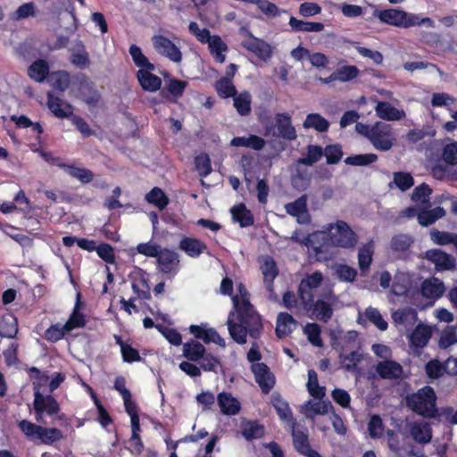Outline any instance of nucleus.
Listing matches in <instances>:
<instances>
[{"label":"nucleus","mask_w":457,"mask_h":457,"mask_svg":"<svg viewBox=\"0 0 457 457\" xmlns=\"http://www.w3.org/2000/svg\"><path fill=\"white\" fill-rule=\"evenodd\" d=\"M33 396L32 412L37 423L21 420L18 421L17 426L28 440L36 444L54 445L62 440L64 435L61 429L47 425H54L64 420L66 415L62 412L60 403L52 395L37 392Z\"/></svg>","instance_id":"f257e3e1"},{"label":"nucleus","mask_w":457,"mask_h":457,"mask_svg":"<svg viewBox=\"0 0 457 457\" xmlns=\"http://www.w3.org/2000/svg\"><path fill=\"white\" fill-rule=\"evenodd\" d=\"M241 298L233 297L235 312L228 314L227 325L231 338L239 345L246 343L247 335L259 339L263 332V324L260 314L255 311L248 298L244 285H239Z\"/></svg>","instance_id":"f03ea898"},{"label":"nucleus","mask_w":457,"mask_h":457,"mask_svg":"<svg viewBox=\"0 0 457 457\" xmlns=\"http://www.w3.org/2000/svg\"><path fill=\"white\" fill-rule=\"evenodd\" d=\"M406 405L415 413L424 418L436 417V395L430 386H424L417 392L410 394L405 398Z\"/></svg>","instance_id":"7ed1b4c3"},{"label":"nucleus","mask_w":457,"mask_h":457,"mask_svg":"<svg viewBox=\"0 0 457 457\" xmlns=\"http://www.w3.org/2000/svg\"><path fill=\"white\" fill-rule=\"evenodd\" d=\"M257 119L263 129L264 137L286 138V112L272 115L268 109L264 108L258 112Z\"/></svg>","instance_id":"20e7f679"},{"label":"nucleus","mask_w":457,"mask_h":457,"mask_svg":"<svg viewBox=\"0 0 457 457\" xmlns=\"http://www.w3.org/2000/svg\"><path fill=\"white\" fill-rule=\"evenodd\" d=\"M260 269L263 276V282L269 293V300L286 305V291L281 293V302L278 295L274 292L273 280L278 274V269L274 259L270 255L261 256L259 259Z\"/></svg>","instance_id":"39448f33"},{"label":"nucleus","mask_w":457,"mask_h":457,"mask_svg":"<svg viewBox=\"0 0 457 457\" xmlns=\"http://www.w3.org/2000/svg\"><path fill=\"white\" fill-rule=\"evenodd\" d=\"M303 310L309 318L327 323L333 317L332 303L324 299L314 301V296H306L300 301Z\"/></svg>","instance_id":"423d86ee"},{"label":"nucleus","mask_w":457,"mask_h":457,"mask_svg":"<svg viewBox=\"0 0 457 457\" xmlns=\"http://www.w3.org/2000/svg\"><path fill=\"white\" fill-rule=\"evenodd\" d=\"M329 241L337 247L353 248L357 244V236L345 221L338 220L331 226Z\"/></svg>","instance_id":"0eeeda50"},{"label":"nucleus","mask_w":457,"mask_h":457,"mask_svg":"<svg viewBox=\"0 0 457 457\" xmlns=\"http://www.w3.org/2000/svg\"><path fill=\"white\" fill-rule=\"evenodd\" d=\"M369 141L378 151H388L394 145L395 137L390 124L377 121L373 124V130Z\"/></svg>","instance_id":"6e6552de"},{"label":"nucleus","mask_w":457,"mask_h":457,"mask_svg":"<svg viewBox=\"0 0 457 457\" xmlns=\"http://www.w3.org/2000/svg\"><path fill=\"white\" fill-rule=\"evenodd\" d=\"M241 46L263 62H268L272 56L270 45L264 40L254 37L248 30L245 31V37L241 41Z\"/></svg>","instance_id":"1a4fd4ad"},{"label":"nucleus","mask_w":457,"mask_h":457,"mask_svg":"<svg viewBox=\"0 0 457 457\" xmlns=\"http://www.w3.org/2000/svg\"><path fill=\"white\" fill-rule=\"evenodd\" d=\"M374 14L378 17L381 22L399 28H410L414 26V21L411 17V13H408L403 10L386 9L382 11H375Z\"/></svg>","instance_id":"9d476101"},{"label":"nucleus","mask_w":457,"mask_h":457,"mask_svg":"<svg viewBox=\"0 0 457 457\" xmlns=\"http://www.w3.org/2000/svg\"><path fill=\"white\" fill-rule=\"evenodd\" d=\"M152 42L159 54L167 57L173 62H181L182 53L170 39L162 35H155L152 37Z\"/></svg>","instance_id":"9b49d317"},{"label":"nucleus","mask_w":457,"mask_h":457,"mask_svg":"<svg viewBox=\"0 0 457 457\" xmlns=\"http://www.w3.org/2000/svg\"><path fill=\"white\" fill-rule=\"evenodd\" d=\"M293 445L296 452L305 457H321V455L311 447L307 429H299L295 423L291 430Z\"/></svg>","instance_id":"f8f14e48"},{"label":"nucleus","mask_w":457,"mask_h":457,"mask_svg":"<svg viewBox=\"0 0 457 457\" xmlns=\"http://www.w3.org/2000/svg\"><path fill=\"white\" fill-rule=\"evenodd\" d=\"M425 257L435 265L436 271L453 270L456 267V259L441 249L428 250Z\"/></svg>","instance_id":"ddd939ff"},{"label":"nucleus","mask_w":457,"mask_h":457,"mask_svg":"<svg viewBox=\"0 0 457 457\" xmlns=\"http://www.w3.org/2000/svg\"><path fill=\"white\" fill-rule=\"evenodd\" d=\"M251 370L262 392L269 394L275 385V377L270 368L263 362H257L252 364Z\"/></svg>","instance_id":"4468645a"},{"label":"nucleus","mask_w":457,"mask_h":457,"mask_svg":"<svg viewBox=\"0 0 457 457\" xmlns=\"http://www.w3.org/2000/svg\"><path fill=\"white\" fill-rule=\"evenodd\" d=\"M47 106L56 118L65 119L73 115V106L52 92L47 93Z\"/></svg>","instance_id":"2eb2a0df"},{"label":"nucleus","mask_w":457,"mask_h":457,"mask_svg":"<svg viewBox=\"0 0 457 457\" xmlns=\"http://www.w3.org/2000/svg\"><path fill=\"white\" fill-rule=\"evenodd\" d=\"M432 337V328L426 324L419 323L409 336L410 346L413 349H423Z\"/></svg>","instance_id":"dca6fc26"},{"label":"nucleus","mask_w":457,"mask_h":457,"mask_svg":"<svg viewBox=\"0 0 457 457\" xmlns=\"http://www.w3.org/2000/svg\"><path fill=\"white\" fill-rule=\"evenodd\" d=\"M189 332L194 335L196 339L203 340L205 344L214 343L220 346H225V340L212 328H206L203 325H191Z\"/></svg>","instance_id":"f3484780"},{"label":"nucleus","mask_w":457,"mask_h":457,"mask_svg":"<svg viewBox=\"0 0 457 457\" xmlns=\"http://www.w3.org/2000/svg\"><path fill=\"white\" fill-rule=\"evenodd\" d=\"M323 280V275L315 271L303 278L298 286L299 300H304L306 296H314L313 290L319 287Z\"/></svg>","instance_id":"a211bd4d"},{"label":"nucleus","mask_w":457,"mask_h":457,"mask_svg":"<svg viewBox=\"0 0 457 457\" xmlns=\"http://www.w3.org/2000/svg\"><path fill=\"white\" fill-rule=\"evenodd\" d=\"M376 371L382 379H398L402 377L403 370L400 363L393 360L378 361Z\"/></svg>","instance_id":"6ab92c4d"},{"label":"nucleus","mask_w":457,"mask_h":457,"mask_svg":"<svg viewBox=\"0 0 457 457\" xmlns=\"http://www.w3.org/2000/svg\"><path fill=\"white\" fill-rule=\"evenodd\" d=\"M287 214L295 217L298 223H308L310 215L307 210V196L302 195L295 202L287 204Z\"/></svg>","instance_id":"aec40b11"},{"label":"nucleus","mask_w":457,"mask_h":457,"mask_svg":"<svg viewBox=\"0 0 457 457\" xmlns=\"http://www.w3.org/2000/svg\"><path fill=\"white\" fill-rule=\"evenodd\" d=\"M18 320L14 314L6 312L0 314V337L14 338L18 334Z\"/></svg>","instance_id":"412c9836"},{"label":"nucleus","mask_w":457,"mask_h":457,"mask_svg":"<svg viewBox=\"0 0 457 457\" xmlns=\"http://www.w3.org/2000/svg\"><path fill=\"white\" fill-rule=\"evenodd\" d=\"M152 71L139 69L137 72V79L140 87L148 92H155L161 88L162 79Z\"/></svg>","instance_id":"4be33fe9"},{"label":"nucleus","mask_w":457,"mask_h":457,"mask_svg":"<svg viewBox=\"0 0 457 457\" xmlns=\"http://www.w3.org/2000/svg\"><path fill=\"white\" fill-rule=\"evenodd\" d=\"M217 403L220 411L228 416L237 414L241 408L238 400L227 392H221L218 395Z\"/></svg>","instance_id":"5701e85b"},{"label":"nucleus","mask_w":457,"mask_h":457,"mask_svg":"<svg viewBox=\"0 0 457 457\" xmlns=\"http://www.w3.org/2000/svg\"><path fill=\"white\" fill-rule=\"evenodd\" d=\"M206 349L203 344L195 339H190L183 344V356L189 361L197 362L204 356Z\"/></svg>","instance_id":"b1692460"},{"label":"nucleus","mask_w":457,"mask_h":457,"mask_svg":"<svg viewBox=\"0 0 457 457\" xmlns=\"http://www.w3.org/2000/svg\"><path fill=\"white\" fill-rule=\"evenodd\" d=\"M179 249L188 256L196 258L207 249V245L197 238L184 237L179 242Z\"/></svg>","instance_id":"393cba45"},{"label":"nucleus","mask_w":457,"mask_h":457,"mask_svg":"<svg viewBox=\"0 0 457 457\" xmlns=\"http://www.w3.org/2000/svg\"><path fill=\"white\" fill-rule=\"evenodd\" d=\"M157 262L160 270L162 273L168 274L175 269L179 261L178 254L174 251L164 248L161 249L160 254L157 256Z\"/></svg>","instance_id":"a878e982"},{"label":"nucleus","mask_w":457,"mask_h":457,"mask_svg":"<svg viewBox=\"0 0 457 457\" xmlns=\"http://www.w3.org/2000/svg\"><path fill=\"white\" fill-rule=\"evenodd\" d=\"M230 212L233 220L238 222L241 228L250 227L254 223L253 213L243 203L234 205Z\"/></svg>","instance_id":"bb28decb"},{"label":"nucleus","mask_w":457,"mask_h":457,"mask_svg":"<svg viewBox=\"0 0 457 457\" xmlns=\"http://www.w3.org/2000/svg\"><path fill=\"white\" fill-rule=\"evenodd\" d=\"M56 165L64 170L71 177L79 179L81 183L87 184L93 180V172L86 168H79L73 164H66L64 162H56Z\"/></svg>","instance_id":"cd10ccee"},{"label":"nucleus","mask_w":457,"mask_h":457,"mask_svg":"<svg viewBox=\"0 0 457 457\" xmlns=\"http://www.w3.org/2000/svg\"><path fill=\"white\" fill-rule=\"evenodd\" d=\"M376 112L379 118L386 120H399L405 116L403 110H398L388 102H378Z\"/></svg>","instance_id":"c85d7f7f"},{"label":"nucleus","mask_w":457,"mask_h":457,"mask_svg":"<svg viewBox=\"0 0 457 457\" xmlns=\"http://www.w3.org/2000/svg\"><path fill=\"white\" fill-rule=\"evenodd\" d=\"M446 214L445 209L441 206H437L434 209H421L417 213V220L420 225L428 227L435 223L437 220L445 217Z\"/></svg>","instance_id":"c756f323"},{"label":"nucleus","mask_w":457,"mask_h":457,"mask_svg":"<svg viewBox=\"0 0 457 457\" xmlns=\"http://www.w3.org/2000/svg\"><path fill=\"white\" fill-rule=\"evenodd\" d=\"M187 86L188 82L187 80L170 78L166 81L165 87L162 90V95L166 97L165 92H168L174 98L172 102H177V99L183 96Z\"/></svg>","instance_id":"7c9ffc66"},{"label":"nucleus","mask_w":457,"mask_h":457,"mask_svg":"<svg viewBox=\"0 0 457 457\" xmlns=\"http://www.w3.org/2000/svg\"><path fill=\"white\" fill-rule=\"evenodd\" d=\"M48 74L49 65L46 61L42 59L33 62L28 69V75L36 82H43Z\"/></svg>","instance_id":"2f4dec72"},{"label":"nucleus","mask_w":457,"mask_h":457,"mask_svg":"<svg viewBox=\"0 0 457 457\" xmlns=\"http://www.w3.org/2000/svg\"><path fill=\"white\" fill-rule=\"evenodd\" d=\"M208 46L215 62L223 63L226 60L225 53L228 50L227 44L219 36L214 35Z\"/></svg>","instance_id":"473e14b6"},{"label":"nucleus","mask_w":457,"mask_h":457,"mask_svg":"<svg viewBox=\"0 0 457 457\" xmlns=\"http://www.w3.org/2000/svg\"><path fill=\"white\" fill-rule=\"evenodd\" d=\"M145 201L157 207L160 211L164 210L169 203L170 199L163 190L158 187H153L145 196Z\"/></svg>","instance_id":"72a5a7b5"},{"label":"nucleus","mask_w":457,"mask_h":457,"mask_svg":"<svg viewBox=\"0 0 457 457\" xmlns=\"http://www.w3.org/2000/svg\"><path fill=\"white\" fill-rule=\"evenodd\" d=\"M289 25L294 31L297 32H320L324 29V24L318 21H305L290 17Z\"/></svg>","instance_id":"f704fd0d"},{"label":"nucleus","mask_w":457,"mask_h":457,"mask_svg":"<svg viewBox=\"0 0 457 457\" xmlns=\"http://www.w3.org/2000/svg\"><path fill=\"white\" fill-rule=\"evenodd\" d=\"M373 253L374 244L372 241H370L366 245H363L361 247H360L358 251V264L362 273L370 269L373 260Z\"/></svg>","instance_id":"c9c22d12"},{"label":"nucleus","mask_w":457,"mask_h":457,"mask_svg":"<svg viewBox=\"0 0 457 457\" xmlns=\"http://www.w3.org/2000/svg\"><path fill=\"white\" fill-rule=\"evenodd\" d=\"M27 372L32 381L33 395L37 392H41L42 387L46 386L49 382V376L46 371L40 370L37 367H30L27 370Z\"/></svg>","instance_id":"e433bc0d"},{"label":"nucleus","mask_w":457,"mask_h":457,"mask_svg":"<svg viewBox=\"0 0 457 457\" xmlns=\"http://www.w3.org/2000/svg\"><path fill=\"white\" fill-rule=\"evenodd\" d=\"M413 237L407 234L395 235L390 241V249L395 253H406L413 244Z\"/></svg>","instance_id":"4c0bfd02"},{"label":"nucleus","mask_w":457,"mask_h":457,"mask_svg":"<svg viewBox=\"0 0 457 457\" xmlns=\"http://www.w3.org/2000/svg\"><path fill=\"white\" fill-rule=\"evenodd\" d=\"M129 52L137 67L148 71L155 70L154 64L148 60V58L143 54L141 48L135 44L131 45L129 46Z\"/></svg>","instance_id":"58836bf2"},{"label":"nucleus","mask_w":457,"mask_h":457,"mask_svg":"<svg viewBox=\"0 0 457 457\" xmlns=\"http://www.w3.org/2000/svg\"><path fill=\"white\" fill-rule=\"evenodd\" d=\"M48 81L54 89L64 92L70 87L71 76L66 71H58L49 76Z\"/></svg>","instance_id":"ea45409f"},{"label":"nucleus","mask_w":457,"mask_h":457,"mask_svg":"<svg viewBox=\"0 0 457 457\" xmlns=\"http://www.w3.org/2000/svg\"><path fill=\"white\" fill-rule=\"evenodd\" d=\"M234 107L241 116H247L251 113L252 97L249 92L244 91L233 96Z\"/></svg>","instance_id":"a19ab883"},{"label":"nucleus","mask_w":457,"mask_h":457,"mask_svg":"<svg viewBox=\"0 0 457 457\" xmlns=\"http://www.w3.org/2000/svg\"><path fill=\"white\" fill-rule=\"evenodd\" d=\"M307 389L315 399L321 400L326 395V388L319 385L318 375L314 370H308Z\"/></svg>","instance_id":"79ce46f5"},{"label":"nucleus","mask_w":457,"mask_h":457,"mask_svg":"<svg viewBox=\"0 0 457 457\" xmlns=\"http://www.w3.org/2000/svg\"><path fill=\"white\" fill-rule=\"evenodd\" d=\"M304 128H312L318 132H326L329 128V122L319 113H310L303 121Z\"/></svg>","instance_id":"37998d69"},{"label":"nucleus","mask_w":457,"mask_h":457,"mask_svg":"<svg viewBox=\"0 0 457 457\" xmlns=\"http://www.w3.org/2000/svg\"><path fill=\"white\" fill-rule=\"evenodd\" d=\"M218 96L221 98L233 97L237 95V88L228 78H220L214 84Z\"/></svg>","instance_id":"c03bdc74"},{"label":"nucleus","mask_w":457,"mask_h":457,"mask_svg":"<svg viewBox=\"0 0 457 457\" xmlns=\"http://www.w3.org/2000/svg\"><path fill=\"white\" fill-rule=\"evenodd\" d=\"M323 156V148L317 145H308L306 155L298 159V163L312 166Z\"/></svg>","instance_id":"a18cd8bd"},{"label":"nucleus","mask_w":457,"mask_h":457,"mask_svg":"<svg viewBox=\"0 0 457 457\" xmlns=\"http://www.w3.org/2000/svg\"><path fill=\"white\" fill-rule=\"evenodd\" d=\"M444 291L445 287L442 282H433L427 279L421 285L422 295L428 298H438L442 296Z\"/></svg>","instance_id":"49530a36"},{"label":"nucleus","mask_w":457,"mask_h":457,"mask_svg":"<svg viewBox=\"0 0 457 457\" xmlns=\"http://www.w3.org/2000/svg\"><path fill=\"white\" fill-rule=\"evenodd\" d=\"M303 332L307 336L308 341L313 345L317 347H321L323 345V342L321 339V328L320 326L317 323H308L303 328Z\"/></svg>","instance_id":"de8ad7c7"},{"label":"nucleus","mask_w":457,"mask_h":457,"mask_svg":"<svg viewBox=\"0 0 457 457\" xmlns=\"http://www.w3.org/2000/svg\"><path fill=\"white\" fill-rule=\"evenodd\" d=\"M242 433L247 440L261 438L264 435V427L256 420L249 421L244 426Z\"/></svg>","instance_id":"09e8293b"},{"label":"nucleus","mask_w":457,"mask_h":457,"mask_svg":"<svg viewBox=\"0 0 457 457\" xmlns=\"http://www.w3.org/2000/svg\"><path fill=\"white\" fill-rule=\"evenodd\" d=\"M457 343V331L454 326H447L441 333L438 346L446 349Z\"/></svg>","instance_id":"8fccbe9b"},{"label":"nucleus","mask_w":457,"mask_h":457,"mask_svg":"<svg viewBox=\"0 0 457 457\" xmlns=\"http://www.w3.org/2000/svg\"><path fill=\"white\" fill-rule=\"evenodd\" d=\"M392 318L396 324L412 323L417 320V312L411 308L398 309L393 312Z\"/></svg>","instance_id":"3c124183"},{"label":"nucleus","mask_w":457,"mask_h":457,"mask_svg":"<svg viewBox=\"0 0 457 457\" xmlns=\"http://www.w3.org/2000/svg\"><path fill=\"white\" fill-rule=\"evenodd\" d=\"M364 315L367 320L375 325L379 330L385 331L387 329L388 324L378 309L370 306L365 310Z\"/></svg>","instance_id":"603ef678"},{"label":"nucleus","mask_w":457,"mask_h":457,"mask_svg":"<svg viewBox=\"0 0 457 457\" xmlns=\"http://www.w3.org/2000/svg\"><path fill=\"white\" fill-rule=\"evenodd\" d=\"M378 161L375 154H354L345 158V162L353 166H366Z\"/></svg>","instance_id":"864d4df0"},{"label":"nucleus","mask_w":457,"mask_h":457,"mask_svg":"<svg viewBox=\"0 0 457 457\" xmlns=\"http://www.w3.org/2000/svg\"><path fill=\"white\" fill-rule=\"evenodd\" d=\"M86 316L81 312L72 311L69 319L64 324V330L71 332L76 328H81L86 326Z\"/></svg>","instance_id":"5fc2aeb1"},{"label":"nucleus","mask_w":457,"mask_h":457,"mask_svg":"<svg viewBox=\"0 0 457 457\" xmlns=\"http://www.w3.org/2000/svg\"><path fill=\"white\" fill-rule=\"evenodd\" d=\"M95 251L101 260L109 264H114L116 262V255L114 248L107 243H101L96 246Z\"/></svg>","instance_id":"6e6d98bb"},{"label":"nucleus","mask_w":457,"mask_h":457,"mask_svg":"<svg viewBox=\"0 0 457 457\" xmlns=\"http://www.w3.org/2000/svg\"><path fill=\"white\" fill-rule=\"evenodd\" d=\"M195 170L202 178L207 177L212 170L211 159L207 154H201L195 158Z\"/></svg>","instance_id":"4d7b16f0"},{"label":"nucleus","mask_w":457,"mask_h":457,"mask_svg":"<svg viewBox=\"0 0 457 457\" xmlns=\"http://www.w3.org/2000/svg\"><path fill=\"white\" fill-rule=\"evenodd\" d=\"M68 331L64 330V325L60 323L51 325L44 333V338L51 343L62 339Z\"/></svg>","instance_id":"13d9d810"},{"label":"nucleus","mask_w":457,"mask_h":457,"mask_svg":"<svg viewBox=\"0 0 457 457\" xmlns=\"http://www.w3.org/2000/svg\"><path fill=\"white\" fill-rule=\"evenodd\" d=\"M394 183L401 191L404 192L414 185V179L408 172L396 171L394 173Z\"/></svg>","instance_id":"bf43d9fd"},{"label":"nucleus","mask_w":457,"mask_h":457,"mask_svg":"<svg viewBox=\"0 0 457 457\" xmlns=\"http://www.w3.org/2000/svg\"><path fill=\"white\" fill-rule=\"evenodd\" d=\"M328 164H336L340 162L343 157L342 147L339 144L328 145L323 150Z\"/></svg>","instance_id":"052dcab7"},{"label":"nucleus","mask_w":457,"mask_h":457,"mask_svg":"<svg viewBox=\"0 0 457 457\" xmlns=\"http://www.w3.org/2000/svg\"><path fill=\"white\" fill-rule=\"evenodd\" d=\"M338 81L347 82L356 79L360 73L359 69L354 65H345L335 71Z\"/></svg>","instance_id":"680f3d73"},{"label":"nucleus","mask_w":457,"mask_h":457,"mask_svg":"<svg viewBox=\"0 0 457 457\" xmlns=\"http://www.w3.org/2000/svg\"><path fill=\"white\" fill-rule=\"evenodd\" d=\"M336 273L339 280L344 282H353L357 277V270L347 264H338Z\"/></svg>","instance_id":"e2e57ef3"},{"label":"nucleus","mask_w":457,"mask_h":457,"mask_svg":"<svg viewBox=\"0 0 457 457\" xmlns=\"http://www.w3.org/2000/svg\"><path fill=\"white\" fill-rule=\"evenodd\" d=\"M432 194L430 187L422 183L416 187L411 194V199L414 202H420L422 204L429 203V195Z\"/></svg>","instance_id":"0e129e2a"},{"label":"nucleus","mask_w":457,"mask_h":457,"mask_svg":"<svg viewBox=\"0 0 457 457\" xmlns=\"http://www.w3.org/2000/svg\"><path fill=\"white\" fill-rule=\"evenodd\" d=\"M36 15V5L33 2L25 3L20 5L17 10L12 14V19L14 21H19L21 19H26L28 17H33Z\"/></svg>","instance_id":"69168bd1"},{"label":"nucleus","mask_w":457,"mask_h":457,"mask_svg":"<svg viewBox=\"0 0 457 457\" xmlns=\"http://www.w3.org/2000/svg\"><path fill=\"white\" fill-rule=\"evenodd\" d=\"M200 361V369L204 371L217 372L218 367L220 366L219 358L207 352L204 353V356Z\"/></svg>","instance_id":"338daca9"},{"label":"nucleus","mask_w":457,"mask_h":457,"mask_svg":"<svg viewBox=\"0 0 457 457\" xmlns=\"http://www.w3.org/2000/svg\"><path fill=\"white\" fill-rule=\"evenodd\" d=\"M426 374L428 378L436 379L444 375L445 367L437 360H431L425 365Z\"/></svg>","instance_id":"774afa93"}]
</instances>
